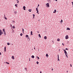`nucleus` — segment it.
<instances>
[{
	"label": "nucleus",
	"instance_id": "f257e3e1",
	"mask_svg": "<svg viewBox=\"0 0 73 73\" xmlns=\"http://www.w3.org/2000/svg\"><path fill=\"white\" fill-rule=\"evenodd\" d=\"M46 7H50V5H49V3H47L46 4Z\"/></svg>",
	"mask_w": 73,
	"mask_h": 73
},
{
	"label": "nucleus",
	"instance_id": "f03ea898",
	"mask_svg": "<svg viewBox=\"0 0 73 73\" xmlns=\"http://www.w3.org/2000/svg\"><path fill=\"white\" fill-rule=\"evenodd\" d=\"M5 30L4 29H3V31L4 32V33L5 35H6V32H5Z\"/></svg>",
	"mask_w": 73,
	"mask_h": 73
},
{
	"label": "nucleus",
	"instance_id": "7ed1b4c3",
	"mask_svg": "<svg viewBox=\"0 0 73 73\" xmlns=\"http://www.w3.org/2000/svg\"><path fill=\"white\" fill-rule=\"evenodd\" d=\"M65 38L66 39H67L68 38V35H66V36Z\"/></svg>",
	"mask_w": 73,
	"mask_h": 73
},
{
	"label": "nucleus",
	"instance_id": "20e7f679",
	"mask_svg": "<svg viewBox=\"0 0 73 73\" xmlns=\"http://www.w3.org/2000/svg\"><path fill=\"white\" fill-rule=\"evenodd\" d=\"M63 51H64V53H65V54H68V53H67V52L65 50H63Z\"/></svg>",
	"mask_w": 73,
	"mask_h": 73
},
{
	"label": "nucleus",
	"instance_id": "39448f33",
	"mask_svg": "<svg viewBox=\"0 0 73 73\" xmlns=\"http://www.w3.org/2000/svg\"><path fill=\"white\" fill-rule=\"evenodd\" d=\"M3 34V33L1 32V30H0V36L1 35Z\"/></svg>",
	"mask_w": 73,
	"mask_h": 73
},
{
	"label": "nucleus",
	"instance_id": "423d86ee",
	"mask_svg": "<svg viewBox=\"0 0 73 73\" xmlns=\"http://www.w3.org/2000/svg\"><path fill=\"white\" fill-rule=\"evenodd\" d=\"M11 58H12V59H13V60H14V56H11Z\"/></svg>",
	"mask_w": 73,
	"mask_h": 73
},
{
	"label": "nucleus",
	"instance_id": "0eeeda50",
	"mask_svg": "<svg viewBox=\"0 0 73 73\" xmlns=\"http://www.w3.org/2000/svg\"><path fill=\"white\" fill-rule=\"evenodd\" d=\"M26 8L25 7V6H24V7H23V9H24V10L25 11V9Z\"/></svg>",
	"mask_w": 73,
	"mask_h": 73
},
{
	"label": "nucleus",
	"instance_id": "6e6552de",
	"mask_svg": "<svg viewBox=\"0 0 73 73\" xmlns=\"http://www.w3.org/2000/svg\"><path fill=\"white\" fill-rule=\"evenodd\" d=\"M54 11L53 12V13H55L56 12V9H54Z\"/></svg>",
	"mask_w": 73,
	"mask_h": 73
},
{
	"label": "nucleus",
	"instance_id": "1a4fd4ad",
	"mask_svg": "<svg viewBox=\"0 0 73 73\" xmlns=\"http://www.w3.org/2000/svg\"><path fill=\"white\" fill-rule=\"evenodd\" d=\"M70 29L69 28H66V30H70Z\"/></svg>",
	"mask_w": 73,
	"mask_h": 73
},
{
	"label": "nucleus",
	"instance_id": "9d476101",
	"mask_svg": "<svg viewBox=\"0 0 73 73\" xmlns=\"http://www.w3.org/2000/svg\"><path fill=\"white\" fill-rule=\"evenodd\" d=\"M6 51V47L5 46V48H4V51L5 52Z\"/></svg>",
	"mask_w": 73,
	"mask_h": 73
},
{
	"label": "nucleus",
	"instance_id": "9b49d317",
	"mask_svg": "<svg viewBox=\"0 0 73 73\" xmlns=\"http://www.w3.org/2000/svg\"><path fill=\"white\" fill-rule=\"evenodd\" d=\"M60 39L59 38H58L57 39V41L58 42L60 41Z\"/></svg>",
	"mask_w": 73,
	"mask_h": 73
},
{
	"label": "nucleus",
	"instance_id": "f8f14e48",
	"mask_svg": "<svg viewBox=\"0 0 73 73\" xmlns=\"http://www.w3.org/2000/svg\"><path fill=\"white\" fill-rule=\"evenodd\" d=\"M44 39H47V36H45L44 37Z\"/></svg>",
	"mask_w": 73,
	"mask_h": 73
},
{
	"label": "nucleus",
	"instance_id": "ddd939ff",
	"mask_svg": "<svg viewBox=\"0 0 73 73\" xmlns=\"http://www.w3.org/2000/svg\"><path fill=\"white\" fill-rule=\"evenodd\" d=\"M46 57H47V58L48 57V54H46Z\"/></svg>",
	"mask_w": 73,
	"mask_h": 73
},
{
	"label": "nucleus",
	"instance_id": "4468645a",
	"mask_svg": "<svg viewBox=\"0 0 73 73\" xmlns=\"http://www.w3.org/2000/svg\"><path fill=\"white\" fill-rule=\"evenodd\" d=\"M31 58H34V55H32V56H31Z\"/></svg>",
	"mask_w": 73,
	"mask_h": 73
},
{
	"label": "nucleus",
	"instance_id": "2eb2a0df",
	"mask_svg": "<svg viewBox=\"0 0 73 73\" xmlns=\"http://www.w3.org/2000/svg\"><path fill=\"white\" fill-rule=\"evenodd\" d=\"M29 11L31 12V9H29L28 10Z\"/></svg>",
	"mask_w": 73,
	"mask_h": 73
},
{
	"label": "nucleus",
	"instance_id": "dca6fc26",
	"mask_svg": "<svg viewBox=\"0 0 73 73\" xmlns=\"http://www.w3.org/2000/svg\"><path fill=\"white\" fill-rule=\"evenodd\" d=\"M17 5H18V4H16L15 5V6L17 7H18V6H17Z\"/></svg>",
	"mask_w": 73,
	"mask_h": 73
},
{
	"label": "nucleus",
	"instance_id": "f3484780",
	"mask_svg": "<svg viewBox=\"0 0 73 73\" xmlns=\"http://www.w3.org/2000/svg\"><path fill=\"white\" fill-rule=\"evenodd\" d=\"M31 35H33V31H31Z\"/></svg>",
	"mask_w": 73,
	"mask_h": 73
},
{
	"label": "nucleus",
	"instance_id": "a211bd4d",
	"mask_svg": "<svg viewBox=\"0 0 73 73\" xmlns=\"http://www.w3.org/2000/svg\"><path fill=\"white\" fill-rule=\"evenodd\" d=\"M38 36H39V37L40 38H41V36L40 35V34L38 35Z\"/></svg>",
	"mask_w": 73,
	"mask_h": 73
},
{
	"label": "nucleus",
	"instance_id": "6ab92c4d",
	"mask_svg": "<svg viewBox=\"0 0 73 73\" xmlns=\"http://www.w3.org/2000/svg\"><path fill=\"white\" fill-rule=\"evenodd\" d=\"M10 26V27H11V28H13V26H12V25L11 24Z\"/></svg>",
	"mask_w": 73,
	"mask_h": 73
},
{
	"label": "nucleus",
	"instance_id": "aec40b11",
	"mask_svg": "<svg viewBox=\"0 0 73 73\" xmlns=\"http://www.w3.org/2000/svg\"><path fill=\"white\" fill-rule=\"evenodd\" d=\"M36 57L37 58V59L39 60V58L38 56H36Z\"/></svg>",
	"mask_w": 73,
	"mask_h": 73
},
{
	"label": "nucleus",
	"instance_id": "412c9836",
	"mask_svg": "<svg viewBox=\"0 0 73 73\" xmlns=\"http://www.w3.org/2000/svg\"><path fill=\"white\" fill-rule=\"evenodd\" d=\"M22 31H23V33H24V29H22Z\"/></svg>",
	"mask_w": 73,
	"mask_h": 73
},
{
	"label": "nucleus",
	"instance_id": "4be33fe9",
	"mask_svg": "<svg viewBox=\"0 0 73 73\" xmlns=\"http://www.w3.org/2000/svg\"><path fill=\"white\" fill-rule=\"evenodd\" d=\"M65 55H66V57H67V58H68V55H67L68 54H65Z\"/></svg>",
	"mask_w": 73,
	"mask_h": 73
},
{
	"label": "nucleus",
	"instance_id": "5701e85b",
	"mask_svg": "<svg viewBox=\"0 0 73 73\" xmlns=\"http://www.w3.org/2000/svg\"><path fill=\"white\" fill-rule=\"evenodd\" d=\"M36 11H38V9L37 8H36Z\"/></svg>",
	"mask_w": 73,
	"mask_h": 73
},
{
	"label": "nucleus",
	"instance_id": "b1692460",
	"mask_svg": "<svg viewBox=\"0 0 73 73\" xmlns=\"http://www.w3.org/2000/svg\"><path fill=\"white\" fill-rule=\"evenodd\" d=\"M20 36H22L23 35V34L22 33L20 34Z\"/></svg>",
	"mask_w": 73,
	"mask_h": 73
},
{
	"label": "nucleus",
	"instance_id": "393cba45",
	"mask_svg": "<svg viewBox=\"0 0 73 73\" xmlns=\"http://www.w3.org/2000/svg\"><path fill=\"white\" fill-rule=\"evenodd\" d=\"M7 45H10V43H9V42H8V43H7Z\"/></svg>",
	"mask_w": 73,
	"mask_h": 73
},
{
	"label": "nucleus",
	"instance_id": "a878e982",
	"mask_svg": "<svg viewBox=\"0 0 73 73\" xmlns=\"http://www.w3.org/2000/svg\"><path fill=\"white\" fill-rule=\"evenodd\" d=\"M13 29L15 28V26H13Z\"/></svg>",
	"mask_w": 73,
	"mask_h": 73
},
{
	"label": "nucleus",
	"instance_id": "bb28decb",
	"mask_svg": "<svg viewBox=\"0 0 73 73\" xmlns=\"http://www.w3.org/2000/svg\"><path fill=\"white\" fill-rule=\"evenodd\" d=\"M29 36L28 35H26V36H25V37H26V38L27 37H29Z\"/></svg>",
	"mask_w": 73,
	"mask_h": 73
},
{
	"label": "nucleus",
	"instance_id": "cd10ccee",
	"mask_svg": "<svg viewBox=\"0 0 73 73\" xmlns=\"http://www.w3.org/2000/svg\"><path fill=\"white\" fill-rule=\"evenodd\" d=\"M63 22V21L62 20H61V21H60V22L61 23V22L62 23V22Z\"/></svg>",
	"mask_w": 73,
	"mask_h": 73
},
{
	"label": "nucleus",
	"instance_id": "c85d7f7f",
	"mask_svg": "<svg viewBox=\"0 0 73 73\" xmlns=\"http://www.w3.org/2000/svg\"><path fill=\"white\" fill-rule=\"evenodd\" d=\"M37 11V12H36V13H38V14H39L38 11Z\"/></svg>",
	"mask_w": 73,
	"mask_h": 73
},
{
	"label": "nucleus",
	"instance_id": "c756f323",
	"mask_svg": "<svg viewBox=\"0 0 73 73\" xmlns=\"http://www.w3.org/2000/svg\"><path fill=\"white\" fill-rule=\"evenodd\" d=\"M39 62L38 61L36 62V64H38Z\"/></svg>",
	"mask_w": 73,
	"mask_h": 73
},
{
	"label": "nucleus",
	"instance_id": "7c9ffc66",
	"mask_svg": "<svg viewBox=\"0 0 73 73\" xmlns=\"http://www.w3.org/2000/svg\"><path fill=\"white\" fill-rule=\"evenodd\" d=\"M6 63H7V64H9V63H8V62H6Z\"/></svg>",
	"mask_w": 73,
	"mask_h": 73
},
{
	"label": "nucleus",
	"instance_id": "2f4dec72",
	"mask_svg": "<svg viewBox=\"0 0 73 73\" xmlns=\"http://www.w3.org/2000/svg\"><path fill=\"white\" fill-rule=\"evenodd\" d=\"M27 39H28L29 40H30V38L29 37H27Z\"/></svg>",
	"mask_w": 73,
	"mask_h": 73
},
{
	"label": "nucleus",
	"instance_id": "473e14b6",
	"mask_svg": "<svg viewBox=\"0 0 73 73\" xmlns=\"http://www.w3.org/2000/svg\"><path fill=\"white\" fill-rule=\"evenodd\" d=\"M17 0V1H18V2H17V3H19V1H18V0Z\"/></svg>",
	"mask_w": 73,
	"mask_h": 73
},
{
	"label": "nucleus",
	"instance_id": "72a5a7b5",
	"mask_svg": "<svg viewBox=\"0 0 73 73\" xmlns=\"http://www.w3.org/2000/svg\"><path fill=\"white\" fill-rule=\"evenodd\" d=\"M33 18H34V17L35 16V15L33 14Z\"/></svg>",
	"mask_w": 73,
	"mask_h": 73
},
{
	"label": "nucleus",
	"instance_id": "f704fd0d",
	"mask_svg": "<svg viewBox=\"0 0 73 73\" xmlns=\"http://www.w3.org/2000/svg\"><path fill=\"white\" fill-rule=\"evenodd\" d=\"M5 19L6 20H7V18H6V17H5Z\"/></svg>",
	"mask_w": 73,
	"mask_h": 73
},
{
	"label": "nucleus",
	"instance_id": "c9c22d12",
	"mask_svg": "<svg viewBox=\"0 0 73 73\" xmlns=\"http://www.w3.org/2000/svg\"><path fill=\"white\" fill-rule=\"evenodd\" d=\"M25 70H27V68H25Z\"/></svg>",
	"mask_w": 73,
	"mask_h": 73
},
{
	"label": "nucleus",
	"instance_id": "e433bc0d",
	"mask_svg": "<svg viewBox=\"0 0 73 73\" xmlns=\"http://www.w3.org/2000/svg\"><path fill=\"white\" fill-rule=\"evenodd\" d=\"M72 7H73V2H72Z\"/></svg>",
	"mask_w": 73,
	"mask_h": 73
},
{
	"label": "nucleus",
	"instance_id": "4c0bfd02",
	"mask_svg": "<svg viewBox=\"0 0 73 73\" xmlns=\"http://www.w3.org/2000/svg\"><path fill=\"white\" fill-rule=\"evenodd\" d=\"M13 23H15V21H13Z\"/></svg>",
	"mask_w": 73,
	"mask_h": 73
},
{
	"label": "nucleus",
	"instance_id": "58836bf2",
	"mask_svg": "<svg viewBox=\"0 0 73 73\" xmlns=\"http://www.w3.org/2000/svg\"><path fill=\"white\" fill-rule=\"evenodd\" d=\"M58 60L60 61L59 59V58H58Z\"/></svg>",
	"mask_w": 73,
	"mask_h": 73
},
{
	"label": "nucleus",
	"instance_id": "ea45409f",
	"mask_svg": "<svg viewBox=\"0 0 73 73\" xmlns=\"http://www.w3.org/2000/svg\"><path fill=\"white\" fill-rule=\"evenodd\" d=\"M62 44L63 46H64V44H63V43H62Z\"/></svg>",
	"mask_w": 73,
	"mask_h": 73
},
{
	"label": "nucleus",
	"instance_id": "a19ab883",
	"mask_svg": "<svg viewBox=\"0 0 73 73\" xmlns=\"http://www.w3.org/2000/svg\"><path fill=\"white\" fill-rule=\"evenodd\" d=\"M51 70H52V71H53V69L52 68V69H51Z\"/></svg>",
	"mask_w": 73,
	"mask_h": 73
},
{
	"label": "nucleus",
	"instance_id": "79ce46f5",
	"mask_svg": "<svg viewBox=\"0 0 73 73\" xmlns=\"http://www.w3.org/2000/svg\"><path fill=\"white\" fill-rule=\"evenodd\" d=\"M66 50H68V48H66Z\"/></svg>",
	"mask_w": 73,
	"mask_h": 73
},
{
	"label": "nucleus",
	"instance_id": "37998d69",
	"mask_svg": "<svg viewBox=\"0 0 73 73\" xmlns=\"http://www.w3.org/2000/svg\"><path fill=\"white\" fill-rule=\"evenodd\" d=\"M70 66H71V67H72L71 64H70Z\"/></svg>",
	"mask_w": 73,
	"mask_h": 73
},
{
	"label": "nucleus",
	"instance_id": "c03bdc74",
	"mask_svg": "<svg viewBox=\"0 0 73 73\" xmlns=\"http://www.w3.org/2000/svg\"><path fill=\"white\" fill-rule=\"evenodd\" d=\"M57 56H58V58H59V55H57Z\"/></svg>",
	"mask_w": 73,
	"mask_h": 73
},
{
	"label": "nucleus",
	"instance_id": "a18cd8bd",
	"mask_svg": "<svg viewBox=\"0 0 73 73\" xmlns=\"http://www.w3.org/2000/svg\"><path fill=\"white\" fill-rule=\"evenodd\" d=\"M40 73H42V72L41 71H40Z\"/></svg>",
	"mask_w": 73,
	"mask_h": 73
},
{
	"label": "nucleus",
	"instance_id": "49530a36",
	"mask_svg": "<svg viewBox=\"0 0 73 73\" xmlns=\"http://www.w3.org/2000/svg\"><path fill=\"white\" fill-rule=\"evenodd\" d=\"M1 52H0V55H1Z\"/></svg>",
	"mask_w": 73,
	"mask_h": 73
},
{
	"label": "nucleus",
	"instance_id": "de8ad7c7",
	"mask_svg": "<svg viewBox=\"0 0 73 73\" xmlns=\"http://www.w3.org/2000/svg\"><path fill=\"white\" fill-rule=\"evenodd\" d=\"M66 72L68 73V71H66Z\"/></svg>",
	"mask_w": 73,
	"mask_h": 73
},
{
	"label": "nucleus",
	"instance_id": "09e8293b",
	"mask_svg": "<svg viewBox=\"0 0 73 73\" xmlns=\"http://www.w3.org/2000/svg\"><path fill=\"white\" fill-rule=\"evenodd\" d=\"M39 6V5H38V7Z\"/></svg>",
	"mask_w": 73,
	"mask_h": 73
},
{
	"label": "nucleus",
	"instance_id": "8fccbe9b",
	"mask_svg": "<svg viewBox=\"0 0 73 73\" xmlns=\"http://www.w3.org/2000/svg\"><path fill=\"white\" fill-rule=\"evenodd\" d=\"M55 1H57V0H55Z\"/></svg>",
	"mask_w": 73,
	"mask_h": 73
},
{
	"label": "nucleus",
	"instance_id": "3c124183",
	"mask_svg": "<svg viewBox=\"0 0 73 73\" xmlns=\"http://www.w3.org/2000/svg\"><path fill=\"white\" fill-rule=\"evenodd\" d=\"M29 61H30V58H29Z\"/></svg>",
	"mask_w": 73,
	"mask_h": 73
},
{
	"label": "nucleus",
	"instance_id": "603ef678",
	"mask_svg": "<svg viewBox=\"0 0 73 73\" xmlns=\"http://www.w3.org/2000/svg\"><path fill=\"white\" fill-rule=\"evenodd\" d=\"M34 49H35V48Z\"/></svg>",
	"mask_w": 73,
	"mask_h": 73
},
{
	"label": "nucleus",
	"instance_id": "864d4df0",
	"mask_svg": "<svg viewBox=\"0 0 73 73\" xmlns=\"http://www.w3.org/2000/svg\"><path fill=\"white\" fill-rule=\"evenodd\" d=\"M59 50V51H60V49Z\"/></svg>",
	"mask_w": 73,
	"mask_h": 73
},
{
	"label": "nucleus",
	"instance_id": "5fc2aeb1",
	"mask_svg": "<svg viewBox=\"0 0 73 73\" xmlns=\"http://www.w3.org/2000/svg\"><path fill=\"white\" fill-rule=\"evenodd\" d=\"M12 45H13V44H12Z\"/></svg>",
	"mask_w": 73,
	"mask_h": 73
},
{
	"label": "nucleus",
	"instance_id": "6e6d98bb",
	"mask_svg": "<svg viewBox=\"0 0 73 73\" xmlns=\"http://www.w3.org/2000/svg\"><path fill=\"white\" fill-rule=\"evenodd\" d=\"M1 21V19H0V21Z\"/></svg>",
	"mask_w": 73,
	"mask_h": 73
},
{
	"label": "nucleus",
	"instance_id": "4d7b16f0",
	"mask_svg": "<svg viewBox=\"0 0 73 73\" xmlns=\"http://www.w3.org/2000/svg\"><path fill=\"white\" fill-rule=\"evenodd\" d=\"M63 50H64L63 49Z\"/></svg>",
	"mask_w": 73,
	"mask_h": 73
},
{
	"label": "nucleus",
	"instance_id": "13d9d810",
	"mask_svg": "<svg viewBox=\"0 0 73 73\" xmlns=\"http://www.w3.org/2000/svg\"><path fill=\"white\" fill-rule=\"evenodd\" d=\"M72 51H73V50H72Z\"/></svg>",
	"mask_w": 73,
	"mask_h": 73
},
{
	"label": "nucleus",
	"instance_id": "bf43d9fd",
	"mask_svg": "<svg viewBox=\"0 0 73 73\" xmlns=\"http://www.w3.org/2000/svg\"><path fill=\"white\" fill-rule=\"evenodd\" d=\"M5 16V15H4Z\"/></svg>",
	"mask_w": 73,
	"mask_h": 73
}]
</instances>
